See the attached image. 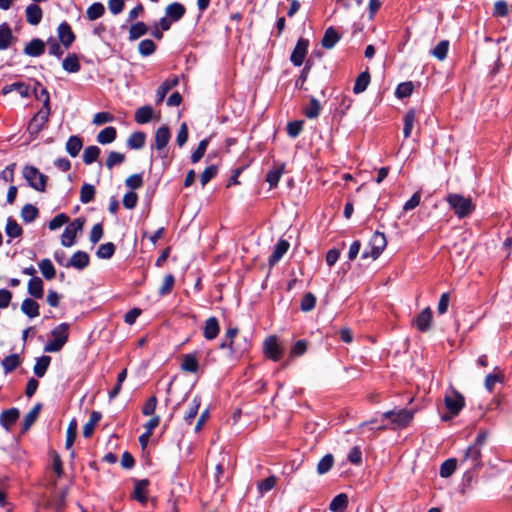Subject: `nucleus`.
Instances as JSON below:
<instances>
[{
  "instance_id": "1",
  "label": "nucleus",
  "mask_w": 512,
  "mask_h": 512,
  "mask_svg": "<svg viewBox=\"0 0 512 512\" xmlns=\"http://www.w3.org/2000/svg\"><path fill=\"white\" fill-rule=\"evenodd\" d=\"M486 440L487 432H481L475 442L467 448L462 462L467 464L468 469H477L481 466V448Z\"/></svg>"
},
{
  "instance_id": "2",
  "label": "nucleus",
  "mask_w": 512,
  "mask_h": 512,
  "mask_svg": "<svg viewBox=\"0 0 512 512\" xmlns=\"http://www.w3.org/2000/svg\"><path fill=\"white\" fill-rule=\"evenodd\" d=\"M69 325L61 323L51 330L52 339L49 340L45 346L44 351L48 353L59 352L68 341Z\"/></svg>"
},
{
  "instance_id": "3",
  "label": "nucleus",
  "mask_w": 512,
  "mask_h": 512,
  "mask_svg": "<svg viewBox=\"0 0 512 512\" xmlns=\"http://www.w3.org/2000/svg\"><path fill=\"white\" fill-rule=\"evenodd\" d=\"M450 209L454 211L458 218H465L474 211L475 205L471 197L450 194Z\"/></svg>"
},
{
  "instance_id": "4",
  "label": "nucleus",
  "mask_w": 512,
  "mask_h": 512,
  "mask_svg": "<svg viewBox=\"0 0 512 512\" xmlns=\"http://www.w3.org/2000/svg\"><path fill=\"white\" fill-rule=\"evenodd\" d=\"M414 412L407 409L390 410L382 414L383 419L391 421L393 428L407 427L412 421Z\"/></svg>"
},
{
  "instance_id": "5",
  "label": "nucleus",
  "mask_w": 512,
  "mask_h": 512,
  "mask_svg": "<svg viewBox=\"0 0 512 512\" xmlns=\"http://www.w3.org/2000/svg\"><path fill=\"white\" fill-rule=\"evenodd\" d=\"M386 245H387V240H386L384 233L376 231L372 235L370 242H369L370 250L368 251L367 249H365L363 251V253L361 254V258L366 259V258L371 257L374 260L377 259L381 255L383 250L385 249Z\"/></svg>"
},
{
  "instance_id": "6",
  "label": "nucleus",
  "mask_w": 512,
  "mask_h": 512,
  "mask_svg": "<svg viewBox=\"0 0 512 512\" xmlns=\"http://www.w3.org/2000/svg\"><path fill=\"white\" fill-rule=\"evenodd\" d=\"M23 176L33 189L40 192L45 191L47 176L40 173L37 168L33 166L24 167Z\"/></svg>"
},
{
  "instance_id": "7",
  "label": "nucleus",
  "mask_w": 512,
  "mask_h": 512,
  "mask_svg": "<svg viewBox=\"0 0 512 512\" xmlns=\"http://www.w3.org/2000/svg\"><path fill=\"white\" fill-rule=\"evenodd\" d=\"M85 220L83 218H76L69 223L61 235V244L65 247H71L75 244L76 235L82 231Z\"/></svg>"
},
{
  "instance_id": "8",
  "label": "nucleus",
  "mask_w": 512,
  "mask_h": 512,
  "mask_svg": "<svg viewBox=\"0 0 512 512\" xmlns=\"http://www.w3.org/2000/svg\"><path fill=\"white\" fill-rule=\"evenodd\" d=\"M35 95L38 99L43 100L45 109L38 112V114L35 116L33 121L38 122L40 121V124H43L48 117V105H49V93L46 88L42 87L40 83H36V87L34 89Z\"/></svg>"
},
{
  "instance_id": "9",
  "label": "nucleus",
  "mask_w": 512,
  "mask_h": 512,
  "mask_svg": "<svg viewBox=\"0 0 512 512\" xmlns=\"http://www.w3.org/2000/svg\"><path fill=\"white\" fill-rule=\"evenodd\" d=\"M264 354L273 361H278L282 355L283 349L278 343L276 336H269L263 344Z\"/></svg>"
},
{
  "instance_id": "10",
  "label": "nucleus",
  "mask_w": 512,
  "mask_h": 512,
  "mask_svg": "<svg viewBox=\"0 0 512 512\" xmlns=\"http://www.w3.org/2000/svg\"><path fill=\"white\" fill-rule=\"evenodd\" d=\"M308 46L309 41L307 39L300 38L297 41L290 56V60L295 66H301L303 64L307 54Z\"/></svg>"
},
{
  "instance_id": "11",
  "label": "nucleus",
  "mask_w": 512,
  "mask_h": 512,
  "mask_svg": "<svg viewBox=\"0 0 512 512\" xmlns=\"http://www.w3.org/2000/svg\"><path fill=\"white\" fill-rule=\"evenodd\" d=\"M20 412L18 408H10L4 410L0 413V425L6 430L10 431L11 427L17 422L19 419Z\"/></svg>"
},
{
  "instance_id": "12",
  "label": "nucleus",
  "mask_w": 512,
  "mask_h": 512,
  "mask_svg": "<svg viewBox=\"0 0 512 512\" xmlns=\"http://www.w3.org/2000/svg\"><path fill=\"white\" fill-rule=\"evenodd\" d=\"M90 263V257L85 251H77L66 262L65 267H73L78 270L85 269Z\"/></svg>"
},
{
  "instance_id": "13",
  "label": "nucleus",
  "mask_w": 512,
  "mask_h": 512,
  "mask_svg": "<svg viewBox=\"0 0 512 512\" xmlns=\"http://www.w3.org/2000/svg\"><path fill=\"white\" fill-rule=\"evenodd\" d=\"M59 41L65 48H69L75 40V34L73 33L71 26L63 21L57 28Z\"/></svg>"
},
{
  "instance_id": "14",
  "label": "nucleus",
  "mask_w": 512,
  "mask_h": 512,
  "mask_svg": "<svg viewBox=\"0 0 512 512\" xmlns=\"http://www.w3.org/2000/svg\"><path fill=\"white\" fill-rule=\"evenodd\" d=\"M290 247V243L285 239H279L272 254L269 256L268 263L269 266L273 267L276 265L281 258L286 254Z\"/></svg>"
},
{
  "instance_id": "15",
  "label": "nucleus",
  "mask_w": 512,
  "mask_h": 512,
  "mask_svg": "<svg viewBox=\"0 0 512 512\" xmlns=\"http://www.w3.org/2000/svg\"><path fill=\"white\" fill-rule=\"evenodd\" d=\"M464 406V396L456 390H450V421L460 413Z\"/></svg>"
},
{
  "instance_id": "16",
  "label": "nucleus",
  "mask_w": 512,
  "mask_h": 512,
  "mask_svg": "<svg viewBox=\"0 0 512 512\" xmlns=\"http://www.w3.org/2000/svg\"><path fill=\"white\" fill-rule=\"evenodd\" d=\"M432 311L429 307H426L419 313V315L413 320L417 329L420 332H427L431 327Z\"/></svg>"
},
{
  "instance_id": "17",
  "label": "nucleus",
  "mask_w": 512,
  "mask_h": 512,
  "mask_svg": "<svg viewBox=\"0 0 512 512\" xmlns=\"http://www.w3.org/2000/svg\"><path fill=\"white\" fill-rule=\"evenodd\" d=\"M179 82L177 76H173L172 78L166 79L157 89L156 91V103H161L166 97L167 93L174 88Z\"/></svg>"
},
{
  "instance_id": "18",
  "label": "nucleus",
  "mask_w": 512,
  "mask_h": 512,
  "mask_svg": "<svg viewBox=\"0 0 512 512\" xmlns=\"http://www.w3.org/2000/svg\"><path fill=\"white\" fill-rule=\"evenodd\" d=\"M249 346L250 344L247 342L246 338H244L243 345L225 338V340L220 344V349H229L231 355H241L248 350Z\"/></svg>"
},
{
  "instance_id": "19",
  "label": "nucleus",
  "mask_w": 512,
  "mask_h": 512,
  "mask_svg": "<svg viewBox=\"0 0 512 512\" xmlns=\"http://www.w3.org/2000/svg\"><path fill=\"white\" fill-rule=\"evenodd\" d=\"M45 51V42L39 38L32 39L24 48V53L31 57H38Z\"/></svg>"
},
{
  "instance_id": "20",
  "label": "nucleus",
  "mask_w": 512,
  "mask_h": 512,
  "mask_svg": "<svg viewBox=\"0 0 512 512\" xmlns=\"http://www.w3.org/2000/svg\"><path fill=\"white\" fill-rule=\"evenodd\" d=\"M220 331L219 322L216 317H210L205 321L203 335L207 340L215 339Z\"/></svg>"
},
{
  "instance_id": "21",
  "label": "nucleus",
  "mask_w": 512,
  "mask_h": 512,
  "mask_svg": "<svg viewBox=\"0 0 512 512\" xmlns=\"http://www.w3.org/2000/svg\"><path fill=\"white\" fill-rule=\"evenodd\" d=\"M155 117V111L151 106H142L135 112V120L138 124L144 125Z\"/></svg>"
},
{
  "instance_id": "22",
  "label": "nucleus",
  "mask_w": 512,
  "mask_h": 512,
  "mask_svg": "<svg viewBox=\"0 0 512 512\" xmlns=\"http://www.w3.org/2000/svg\"><path fill=\"white\" fill-rule=\"evenodd\" d=\"M26 20L31 25H38L42 19V9L37 4H30L26 7Z\"/></svg>"
},
{
  "instance_id": "23",
  "label": "nucleus",
  "mask_w": 512,
  "mask_h": 512,
  "mask_svg": "<svg viewBox=\"0 0 512 512\" xmlns=\"http://www.w3.org/2000/svg\"><path fill=\"white\" fill-rule=\"evenodd\" d=\"M12 91H17L21 97L27 98L30 96V88L23 82H15L10 85H6L2 88V94L7 95Z\"/></svg>"
},
{
  "instance_id": "24",
  "label": "nucleus",
  "mask_w": 512,
  "mask_h": 512,
  "mask_svg": "<svg viewBox=\"0 0 512 512\" xmlns=\"http://www.w3.org/2000/svg\"><path fill=\"white\" fill-rule=\"evenodd\" d=\"M28 293L37 299L43 297V281L40 277H32L28 282Z\"/></svg>"
},
{
  "instance_id": "25",
  "label": "nucleus",
  "mask_w": 512,
  "mask_h": 512,
  "mask_svg": "<svg viewBox=\"0 0 512 512\" xmlns=\"http://www.w3.org/2000/svg\"><path fill=\"white\" fill-rule=\"evenodd\" d=\"M148 485H149V481L147 479H142V480L136 481L133 496L138 502L145 503L147 501Z\"/></svg>"
},
{
  "instance_id": "26",
  "label": "nucleus",
  "mask_w": 512,
  "mask_h": 512,
  "mask_svg": "<svg viewBox=\"0 0 512 512\" xmlns=\"http://www.w3.org/2000/svg\"><path fill=\"white\" fill-rule=\"evenodd\" d=\"M13 39V34L10 26L7 23L0 25V50H6Z\"/></svg>"
},
{
  "instance_id": "27",
  "label": "nucleus",
  "mask_w": 512,
  "mask_h": 512,
  "mask_svg": "<svg viewBox=\"0 0 512 512\" xmlns=\"http://www.w3.org/2000/svg\"><path fill=\"white\" fill-rule=\"evenodd\" d=\"M339 40L340 35L337 33V31L333 27H329L326 29L321 43L326 49H331Z\"/></svg>"
},
{
  "instance_id": "28",
  "label": "nucleus",
  "mask_w": 512,
  "mask_h": 512,
  "mask_svg": "<svg viewBox=\"0 0 512 512\" xmlns=\"http://www.w3.org/2000/svg\"><path fill=\"white\" fill-rule=\"evenodd\" d=\"M21 311L29 318H35L39 315V304L33 299L26 298L21 304Z\"/></svg>"
},
{
  "instance_id": "29",
  "label": "nucleus",
  "mask_w": 512,
  "mask_h": 512,
  "mask_svg": "<svg viewBox=\"0 0 512 512\" xmlns=\"http://www.w3.org/2000/svg\"><path fill=\"white\" fill-rule=\"evenodd\" d=\"M40 410H41V404H36L31 409V411L28 414H26L23 424H22V429H21L22 434L26 433L30 429V427L34 424V422L36 421V419L40 413Z\"/></svg>"
},
{
  "instance_id": "30",
  "label": "nucleus",
  "mask_w": 512,
  "mask_h": 512,
  "mask_svg": "<svg viewBox=\"0 0 512 512\" xmlns=\"http://www.w3.org/2000/svg\"><path fill=\"white\" fill-rule=\"evenodd\" d=\"M348 506V497L344 493H340L337 496H335L330 505L329 509L332 512H343Z\"/></svg>"
},
{
  "instance_id": "31",
  "label": "nucleus",
  "mask_w": 512,
  "mask_h": 512,
  "mask_svg": "<svg viewBox=\"0 0 512 512\" xmlns=\"http://www.w3.org/2000/svg\"><path fill=\"white\" fill-rule=\"evenodd\" d=\"M62 67L69 73H77L81 68L77 55L74 53L68 54L62 61Z\"/></svg>"
},
{
  "instance_id": "32",
  "label": "nucleus",
  "mask_w": 512,
  "mask_h": 512,
  "mask_svg": "<svg viewBox=\"0 0 512 512\" xmlns=\"http://www.w3.org/2000/svg\"><path fill=\"white\" fill-rule=\"evenodd\" d=\"M83 147V141L78 136L69 137L66 143V151L71 157H76Z\"/></svg>"
},
{
  "instance_id": "33",
  "label": "nucleus",
  "mask_w": 512,
  "mask_h": 512,
  "mask_svg": "<svg viewBox=\"0 0 512 512\" xmlns=\"http://www.w3.org/2000/svg\"><path fill=\"white\" fill-rule=\"evenodd\" d=\"M51 363V357L50 356H41L37 358L36 363L34 365V374L41 378L46 374V371Z\"/></svg>"
},
{
  "instance_id": "34",
  "label": "nucleus",
  "mask_w": 512,
  "mask_h": 512,
  "mask_svg": "<svg viewBox=\"0 0 512 512\" xmlns=\"http://www.w3.org/2000/svg\"><path fill=\"white\" fill-rule=\"evenodd\" d=\"M425 117L423 112H408L404 117L403 128H413L414 125L421 126L422 119Z\"/></svg>"
},
{
  "instance_id": "35",
  "label": "nucleus",
  "mask_w": 512,
  "mask_h": 512,
  "mask_svg": "<svg viewBox=\"0 0 512 512\" xmlns=\"http://www.w3.org/2000/svg\"><path fill=\"white\" fill-rule=\"evenodd\" d=\"M198 360L194 354H186L183 356L181 369L185 372L196 373L198 370Z\"/></svg>"
},
{
  "instance_id": "36",
  "label": "nucleus",
  "mask_w": 512,
  "mask_h": 512,
  "mask_svg": "<svg viewBox=\"0 0 512 512\" xmlns=\"http://www.w3.org/2000/svg\"><path fill=\"white\" fill-rule=\"evenodd\" d=\"M185 13V7L177 2H174L166 7V15L173 21L180 20Z\"/></svg>"
},
{
  "instance_id": "37",
  "label": "nucleus",
  "mask_w": 512,
  "mask_h": 512,
  "mask_svg": "<svg viewBox=\"0 0 512 512\" xmlns=\"http://www.w3.org/2000/svg\"><path fill=\"white\" fill-rule=\"evenodd\" d=\"M105 13V7L100 2H95L90 5L86 10V17L90 21L99 19Z\"/></svg>"
},
{
  "instance_id": "38",
  "label": "nucleus",
  "mask_w": 512,
  "mask_h": 512,
  "mask_svg": "<svg viewBox=\"0 0 512 512\" xmlns=\"http://www.w3.org/2000/svg\"><path fill=\"white\" fill-rule=\"evenodd\" d=\"M145 140H146L145 133H143L141 131H136V132L132 133L130 135V137L128 138L127 145L131 149H141L145 144Z\"/></svg>"
},
{
  "instance_id": "39",
  "label": "nucleus",
  "mask_w": 512,
  "mask_h": 512,
  "mask_svg": "<svg viewBox=\"0 0 512 512\" xmlns=\"http://www.w3.org/2000/svg\"><path fill=\"white\" fill-rule=\"evenodd\" d=\"M39 269H40L42 275L44 276V278L47 280H52L56 275V270H55L51 260L48 258L42 259L39 262Z\"/></svg>"
},
{
  "instance_id": "40",
  "label": "nucleus",
  "mask_w": 512,
  "mask_h": 512,
  "mask_svg": "<svg viewBox=\"0 0 512 512\" xmlns=\"http://www.w3.org/2000/svg\"><path fill=\"white\" fill-rule=\"evenodd\" d=\"M20 363H21V361H20V357L18 354H11V355L6 356L2 360V366H3L4 372L7 374V373L14 371L20 365Z\"/></svg>"
},
{
  "instance_id": "41",
  "label": "nucleus",
  "mask_w": 512,
  "mask_h": 512,
  "mask_svg": "<svg viewBox=\"0 0 512 512\" xmlns=\"http://www.w3.org/2000/svg\"><path fill=\"white\" fill-rule=\"evenodd\" d=\"M5 232L10 238H17L22 235L23 230L15 219H13L12 217H9L7 219Z\"/></svg>"
},
{
  "instance_id": "42",
  "label": "nucleus",
  "mask_w": 512,
  "mask_h": 512,
  "mask_svg": "<svg viewBox=\"0 0 512 512\" xmlns=\"http://www.w3.org/2000/svg\"><path fill=\"white\" fill-rule=\"evenodd\" d=\"M370 83V75L367 71L362 72L356 79L353 91L355 94L364 92Z\"/></svg>"
},
{
  "instance_id": "43",
  "label": "nucleus",
  "mask_w": 512,
  "mask_h": 512,
  "mask_svg": "<svg viewBox=\"0 0 512 512\" xmlns=\"http://www.w3.org/2000/svg\"><path fill=\"white\" fill-rule=\"evenodd\" d=\"M170 130H156L155 148L162 151L170 140Z\"/></svg>"
},
{
  "instance_id": "44",
  "label": "nucleus",
  "mask_w": 512,
  "mask_h": 512,
  "mask_svg": "<svg viewBox=\"0 0 512 512\" xmlns=\"http://www.w3.org/2000/svg\"><path fill=\"white\" fill-rule=\"evenodd\" d=\"M77 436V421L75 419H72L68 425L67 431H66V442H65V448L67 450H70L73 446V443Z\"/></svg>"
},
{
  "instance_id": "45",
  "label": "nucleus",
  "mask_w": 512,
  "mask_h": 512,
  "mask_svg": "<svg viewBox=\"0 0 512 512\" xmlns=\"http://www.w3.org/2000/svg\"><path fill=\"white\" fill-rule=\"evenodd\" d=\"M148 31V27L143 22H137L130 27L129 40L134 41L145 35Z\"/></svg>"
},
{
  "instance_id": "46",
  "label": "nucleus",
  "mask_w": 512,
  "mask_h": 512,
  "mask_svg": "<svg viewBox=\"0 0 512 512\" xmlns=\"http://www.w3.org/2000/svg\"><path fill=\"white\" fill-rule=\"evenodd\" d=\"M115 249L112 242L101 244L96 251V256L100 259H110L114 255Z\"/></svg>"
},
{
  "instance_id": "47",
  "label": "nucleus",
  "mask_w": 512,
  "mask_h": 512,
  "mask_svg": "<svg viewBox=\"0 0 512 512\" xmlns=\"http://www.w3.org/2000/svg\"><path fill=\"white\" fill-rule=\"evenodd\" d=\"M334 464V457L332 454H326L324 457L320 459L317 464V473L319 475L326 474Z\"/></svg>"
},
{
  "instance_id": "48",
  "label": "nucleus",
  "mask_w": 512,
  "mask_h": 512,
  "mask_svg": "<svg viewBox=\"0 0 512 512\" xmlns=\"http://www.w3.org/2000/svg\"><path fill=\"white\" fill-rule=\"evenodd\" d=\"M38 216V209L32 204H26L21 210V217L24 222L31 223Z\"/></svg>"
},
{
  "instance_id": "49",
  "label": "nucleus",
  "mask_w": 512,
  "mask_h": 512,
  "mask_svg": "<svg viewBox=\"0 0 512 512\" xmlns=\"http://www.w3.org/2000/svg\"><path fill=\"white\" fill-rule=\"evenodd\" d=\"M284 166L280 165L273 170H270L266 175V181L269 183L270 188H275L278 185V182L283 173Z\"/></svg>"
},
{
  "instance_id": "50",
  "label": "nucleus",
  "mask_w": 512,
  "mask_h": 512,
  "mask_svg": "<svg viewBox=\"0 0 512 512\" xmlns=\"http://www.w3.org/2000/svg\"><path fill=\"white\" fill-rule=\"evenodd\" d=\"M200 404H201L200 398L194 397V399L192 400V402L189 406L188 411L184 415V420L187 424H191L192 421L194 420V418L196 417L199 407H200Z\"/></svg>"
},
{
  "instance_id": "51",
  "label": "nucleus",
  "mask_w": 512,
  "mask_h": 512,
  "mask_svg": "<svg viewBox=\"0 0 512 512\" xmlns=\"http://www.w3.org/2000/svg\"><path fill=\"white\" fill-rule=\"evenodd\" d=\"M100 155V149L97 146H88L83 153V162L86 165L94 163Z\"/></svg>"
},
{
  "instance_id": "52",
  "label": "nucleus",
  "mask_w": 512,
  "mask_h": 512,
  "mask_svg": "<svg viewBox=\"0 0 512 512\" xmlns=\"http://www.w3.org/2000/svg\"><path fill=\"white\" fill-rule=\"evenodd\" d=\"M95 196V188L91 184H84L80 190V201L83 204L90 203Z\"/></svg>"
},
{
  "instance_id": "53",
  "label": "nucleus",
  "mask_w": 512,
  "mask_h": 512,
  "mask_svg": "<svg viewBox=\"0 0 512 512\" xmlns=\"http://www.w3.org/2000/svg\"><path fill=\"white\" fill-rule=\"evenodd\" d=\"M46 47L48 48V53L50 55L57 57L58 59H60L63 55V50L61 49L60 44L53 37L47 39V41L45 42V48Z\"/></svg>"
},
{
  "instance_id": "54",
  "label": "nucleus",
  "mask_w": 512,
  "mask_h": 512,
  "mask_svg": "<svg viewBox=\"0 0 512 512\" xmlns=\"http://www.w3.org/2000/svg\"><path fill=\"white\" fill-rule=\"evenodd\" d=\"M156 45L150 39L142 40L138 45V51L142 56H150L155 52Z\"/></svg>"
},
{
  "instance_id": "55",
  "label": "nucleus",
  "mask_w": 512,
  "mask_h": 512,
  "mask_svg": "<svg viewBox=\"0 0 512 512\" xmlns=\"http://www.w3.org/2000/svg\"><path fill=\"white\" fill-rule=\"evenodd\" d=\"M125 155L119 152L112 151L109 153L105 165L108 169H112L116 165H120L124 162Z\"/></svg>"
},
{
  "instance_id": "56",
  "label": "nucleus",
  "mask_w": 512,
  "mask_h": 512,
  "mask_svg": "<svg viewBox=\"0 0 512 512\" xmlns=\"http://www.w3.org/2000/svg\"><path fill=\"white\" fill-rule=\"evenodd\" d=\"M174 284H175L174 276L172 274L166 275L161 287L159 288V291H158L159 295L165 296V295L170 294L174 287Z\"/></svg>"
},
{
  "instance_id": "57",
  "label": "nucleus",
  "mask_w": 512,
  "mask_h": 512,
  "mask_svg": "<svg viewBox=\"0 0 512 512\" xmlns=\"http://www.w3.org/2000/svg\"><path fill=\"white\" fill-rule=\"evenodd\" d=\"M208 143V139H203L199 142L197 149L191 155L192 163H197L201 160V158L204 156L206 152Z\"/></svg>"
},
{
  "instance_id": "58",
  "label": "nucleus",
  "mask_w": 512,
  "mask_h": 512,
  "mask_svg": "<svg viewBox=\"0 0 512 512\" xmlns=\"http://www.w3.org/2000/svg\"><path fill=\"white\" fill-rule=\"evenodd\" d=\"M276 483L277 478L275 476H269L266 479L259 482L258 490L260 494L263 495L264 493H267L270 490H272L275 487Z\"/></svg>"
},
{
  "instance_id": "59",
  "label": "nucleus",
  "mask_w": 512,
  "mask_h": 512,
  "mask_svg": "<svg viewBox=\"0 0 512 512\" xmlns=\"http://www.w3.org/2000/svg\"><path fill=\"white\" fill-rule=\"evenodd\" d=\"M218 172L216 165H210L201 173L200 182L202 186H205L211 179H213Z\"/></svg>"
},
{
  "instance_id": "60",
  "label": "nucleus",
  "mask_w": 512,
  "mask_h": 512,
  "mask_svg": "<svg viewBox=\"0 0 512 512\" xmlns=\"http://www.w3.org/2000/svg\"><path fill=\"white\" fill-rule=\"evenodd\" d=\"M412 91H413L412 83L411 82H403L397 86L395 95L398 98L402 99V98H406V97L410 96Z\"/></svg>"
},
{
  "instance_id": "61",
  "label": "nucleus",
  "mask_w": 512,
  "mask_h": 512,
  "mask_svg": "<svg viewBox=\"0 0 512 512\" xmlns=\"http://www.w3.org/2000/svg\"><path fill=\"white\" fill-rule=\"evenodd\" d=\"M320 103L317 99L312 98L309 105L305 108V115L308 118H316L320 113Z\"/></svg>"
},
{
  "instance_id": "62",
  "label": "nucleus",
  "mask_w": 512,
  "mask_h": 512,
  "mask_svg": "<svg viewBox=\"0 0 512 512\" xmlns=\"http://www.w3.org/2000/svg\"><path fill=\"white\" fill-rule=\"evenodd\" d=\"M307 341L306 340H298L290 350L291 357H299L302 356L307 351Z\"/></svg>"
},
{
  "instance_id": "63",
  "label": "nucleus",
  "mask_w": 512,
  "mask_h": 512,
  "mask_svg": "<svg viewBox=\"0 0 512 512\" xmlns=\"http://www.w3.org/2000/svg\"><path fill=\"white\" fill-rule=\"evenodd\" d=\"M448 53V40H442L433 50L432 54L439 60H444Z\"/></svg>"
},
{
  "instance_id": "64",
  "label": "nucleus",
  "mask_w": 512,
  "mask_h": 512,
  "mask_svg": "<svg viewBox=\"0 0 512 512\" xmlns=\"http://www.w3.org/2000/svg\"><path fill=\"white\" fill-rule=\"evenodd\" d=\"M116 139V130H101L97 136L100 144H109Z\"/></svg>"
}]
</instances>
